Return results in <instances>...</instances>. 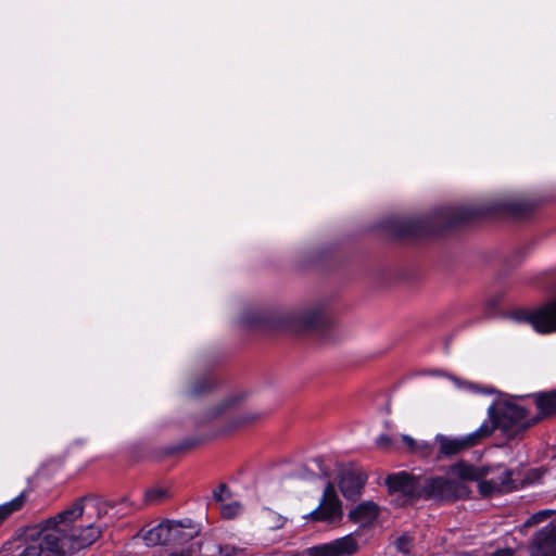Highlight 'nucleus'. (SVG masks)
I'll return each mask as SVG.
<instances>
[{"mask_svg": "<svg viewBox=\"0 0 556 556\" xmlns=\"http://www.w3.org/2000/svg\"><path fill=\"white\" fill-rule=\"evenodd\" d=\"M113 507L111 502H98L94 498H80L75 504L60 513L56 517L47 520L46 525L50 534L55 536L53 547L58 556H65L76 551L90 546L100 534L101 527L92 522L74 525L84 511L94 514L97 518L109 515Z\"/></svg>", "mask_w": 556, "mask_h": 556, "instance_id": "f257e3e1", "label": "nucleus"}, {"mask_svg": "<svg viewBox=\"0 0 556 556\" xmlns=\"http://www.w3.org/2000/svg\"><path fill=\"white\" fill-rule=\"evenodd\" d=\"M540 422L520 406L515 399H497L488 408V420L482 424L492 426V432L500 429L508 440L517 439L529 428Z\"/></svg>", "mask_w": 556, "mask_h": 556, "instance_id": "f03ea898", "label": "nucleus"}, {"mask_svg": "<svg viewBox=\"0 0 556 556\" xmlns=\"http://www.w3.org/2000/svg\"><path fill=\"white\" fill-rule=\"evenodd\" d=\"M453 472L463 480H471L478 482L479 492L483 496H492L495 494L510 492L515 489L511 479V471H502L500 482H491L488 477L491 473V467H476L465 463L457 464L452 468Z\"/></svg>", "mask_w": 556, "mask_h": 556, "instance_id": "7ed1b4c3", "label": "nucleus"}, {"mask_svg": "<svg viewBox=\"0 0 556 556\" xmlns=\"http://www.w3.org/2000/svg\"><path fill=\"white\" fill-rule=\"evenodd\" d=\"M421 478L407 471L393 472L387 476L386 484L391 494L403 497L402 504H414L421 496Z\"/></svg>", "mask_w": 556, "mask_h": 556, "instance_id": "20e7f679", "label": "nucleus"}, {"mask_svg": "<svg viewBox=\"0 0 556 556\" xmlns=\"http://www.w3.org/2000/svg\"><path fill=\"white\" fill-rule=\"evenodd\" d=\"M516 318L520 321L530 324L534 331L540 334L555 333L556 298L542 304L533 311L518 313Z\"/></svg>", "mask_w": 556, "mask_h": 556, "instance_id": "39448f33", "label": "nucleus"}, {"mask_svg": "<svg viewBox=\"0 0 556 556\" xmlns=\"http://www.w3.org/2000/svg\"><path fill=\"white\" fill-rule=\"evenodd\" d=\"M282 327L302 332L321 328L326 325L327 318L324 307L315 306L305 311L288 313L282 318Z\"/></svg>", "mask_w": 556, "mask_h": 556, "instance_id": "423d86ee", "label": "nucleus"}, {"mask_svg": "<svg viewBox=\"0 0 556 556\" xmlns=\"http://www.w3.org/2000/svg\"><path fill=\"white\" fill-rule=\"evenodd\" d=\"M492 434V426L481 424V426L471 433L458 438H448L443 434L435 437L440 445V452L444 455H454L463 450L477 445L481 440Z\"/></svg>", "mask_w": 556, "mask_h": 556, "instance_id": "0eeeda50", "label": "nucleus"}, {"mask_svg": "<svg viewBox=\"0 0 556 556\" xmlns=\"http://www.w3.org/2000/svg\"><path fill=\"white\" fill-rule=\"evenodd\" d=\"M420 500L453 501L460 496V483L444 477L421 478Z\"/></svg>", "mask_w": 556, "mask_h": 556, "instance_id": "6e6552de", "label": "nucleus"}, {"mask_svg": "<svg viewBox=\"0 0 556 556\" xmlns=\"http://www.w3.org/2000/svg\"><path fill=\"white\" fill-rule=\"evenodd\" d=\"M54 540L55 536L49 533L45 525L36 536L20 544L12 556H58Z\"/></svg>", "mask_w": 556, "mask_h": 556, "instance_id": "1a4fd4ad", "label": "nucleus"}, {"mask_svg": "<svg viewBox=\"0 0 556 556\" xmlns=\"http://www.w3.org/2000/svg\"><path fill=\"white\" fill-rule=\"evenodd\" d=\"M358 549V543L352 534L336 539L329 543L307 549V556H351Z\"/></svg>", "mask_w": 556, "mask_h": 556, "instance_id": "9d476101", "label": "nucleus"}, {"mask_svg": "<svg viewBox=\"0 0 556 556\" xmlns=\"http://www.w3.org/2000/svg\"><path fill=\"white\" fill-rule=\"evenodd\" d=\"M309 515L313 519L323 521H333L341 515L340 501L331 482L327 483L318 507Z\"/></svg>", "mask_w": 556, "mask_h": 556, "instance_id": "9b49d317", "label": "nucleus"}, {"mask_svg": "<svg viewBox=\"0 0 556 556\" xmlns=\"http://www.w3.org/2000/svg\"><path fill=\"white\" fill-rule=\"evenodd\" d=\"M531 556H556V523L539 530L532 539Z\"/></svg>", "mask_w": 556, "mask_h": 556, "instance_id": "f8f14e48", "label": "nucleus"}, {"mask_svg": "<svg viewBox=\"0 0 556 556\" xmlns=\"http://www.w3.org/2000/svg\"><path fill=\"white\" fill-rule=\"evenodd\" d=\"M367 481V475L363 469L349 467L341 471L339 486L344 497L356 498Z\"/></svg>", "mask_w": 556, "mask_h": 556, "instance_id": "ddd939ff", "label": "nucleus"}, {"mask_svg": "<svg viewBox=\"0 0 556 556\" xmlns=\"http://www.w3.org/2000/svg\"><path fill=\"white\" fill-rule=\"evenodd\" d=\"M488 210L482 207H457L444 208L440 212V222L444 226H454L456 224L469 220L470 218L479 215L486 214Z\"/></svg>", "mask_w": 556, "mask_h": 556, "instance_id": "4468645a", "label": "nucleus"}, {"mask_svg": "<svg viewBox=\"0 0 556 556\" xmlns=\"http://www.w3.org/2000/svg\"><path fill=\"white\" fill-rule=\"evenodd\" d=\"M141 536L147 546L169 544V521L161 522L147 531H142Z\"/></svg>", "mask_w": 556, "mask_h": 556, "instance_id": "2eb2a0df", "label": "nucleus"}, {"mask_svg": "<svg viewBox=\"0 0 556 556\" xmlns=\"http://www.w3.org/2000/svg\"><path fill=\"white\" fill-rule=\"evenodd\" d=\"M379 515V507L376 503L368 501L358 504L354 509H352L349 514L350 518L361 523L362 526H367L375 521Z\"/></svg>", "mask_w": 556, "mask_h": 556, "instance_id": "dca6fc26", "label": "nucleus"}, {"mask_svg": "<svg viewBox=\"0 0 556 556\" xmlns=\"http://www.w3.org/2000/svg\"><path fill=\"white\" fill-rule=\"evenodd\" d=\"M539 410L533 417H540V421L546 417L556 414V389L549 392H540L533 395Z\"/></svg>", "mask_w": 556, "mask_h": 556, "instance_id": "f3484780", "label": "nucleus"}, {"mask_svg": "<svg viewBox=\"0 0 556 556\" xmlns=\"http://www.w3.org/2000/svg\"><path fill=\"white\" fill-rule=\"evenodd\" d=\"M195 531L182 521H169L170 543L181 544L190 540Z\"/></svg>", "mask_w": 556, "mask_h": 556, "instance_id": "a211bd4d", "label": "nucleus"}, {"mask_svg": "<svg viewBox=\"0 0 556 556\" xmlns=\"http://www.w3.org/2000/svg\"><path fill=\"white\" fill-rule=\"evenodd\" d=\"M28 500V492L23 491L16 497L3 505H0V522L9 517L12 513L20 510Z\"/></svg>", "mask_w": 556, "mask_h": 556, "instance_id": "6ab92c4d", "label": "nucleus"}, {"mask_svg": "<svg viewBox=\"0 0 556 556\" xmlns=\"http://www.w3.org/2000/svg\"><path fill=\"white\" fill-rule=\"evenodd\" d=\"M448 378L455 384V387L459 390H463L466 392H471V393H483V394L494 393V390L491 388H480L479 386H477L470 381L463 380L455 376H448Z\"/></svg>", "mask_w": 556, "mask_h": 556, "instance_id": "aec40b11", "label": "nucleus"}, {"mask_svg": "<svg viewBox=\"0 0 556 556\" xmlns=\"http://www.w3.org/2000/svg\"><path fill=\"white\" fill-rule=\"evenodd\" d=\"M110 502L113 504V507L109 509V513L113 510L116 506H121V508H118L113 514V516L122 517L136 509H139V506L131 502L127 495L119 497L117 501L111 500Z\"/></svg>", "mask_w": 556, "mask_h": 556, "instance_id": "412c9836", "label": "nucleus"}, {"mask_svg": "<svg viewBox=\"0 0 556 556\" xmlns=\"http://www.w3.org/2000/svg\"><path fill=\"white\" fill-rule=\"evenodd\" d=\"M168 496L167 491L162 488L149 489L144 492V504L153 505L162 502Z\"/></svg>", "mask_w": 556, "mask_h": 556, "instance_id": "4be33fe9", "label": "nucleus"}, {"mask_svg": "<svg viewBox=\"0 0 556 556\" xmlns=\"http://www.w3.org/2000/svg\"><path fill=\"white\" fill-rule=\"evenodd\" d=\"M218 553L222 556H253L252 554L248 553L247 547H238L232 544L218 546Z\"/></svg>", "mask_w": 556, "mask_h": 556, "instance_id": "5701e85b", "label": "nucleus"}, {"mask_svg": "<svg viewBox=\"0 0 556 556\" xmlns=\"http://www.w3.org/2000/svg\"><path fill=\"white\" fill-rule=\"evenodd\" d=\"M242 511V506L239 502H232L222 506V515L227 519L235 518Z\"/></svg>", "mask_w": 556, "mask_h": 556, "instance_id": "b1692460", "label": "nucleus"}, {"mask_svg": "<svg viewBox=\"0 0 556 556\" xmlns=\"http://www.w3.org/2000/svg\"><path fill=\"white\" fill-rule=\"evenodd\" d=\"M261 320L260 314L254 312L244 313L241 316V324L244 326H253L258 324Z\"/></svg>", "mask_w": 556, "mask_h": 556, "instance_id": "393cba45", "label": "nucleus"}, {"mask_svg": "<svg viewBox=\"0 0 556 556\" xmlns=\"http://www.w3.org/2000/svg\"><path fill=\"white\" fill-rule=\"evenodd\" d=\"M376 445L380 448V450H390L393 445V440L391 437H389L388 434H380L377 439H376Z\"/></svg>", "mask_w": 556, "mask_h": 556, "instance_id": "a878e982", "label": "nucleus"}, {"mask_svg": "<svg viewBox=\"0 0 556 556\" xmlns=\"http://www.w3.org/2000/svg\"><path fill=\"white\" fill-rule=\"evenodd\" d=\"M396 547L400 552L408 554L410 552V539L407 535H402L396 540Z\"/></svg>", "mask_w": 556, "mask_h": 556, "instance_id": "bb28decb", "label": "nucleus"}, {"mask_svg": "<svg viewBox=\"0 0 556 556\" xmlns=\"http://www.w3.org/2000/svg\"><path fill=\"white\" fill-rule=\"evenodd\" d=\"M502 471H510L509 469L505 468L502 465H497L495 467H491V473L492 477H488V480L491 482H500L502 479Z\"/></svg>", "mask_w": 556, "mask_h": 556, "instance_id": "cd10ccee", "label": "nucleus"}, {"mask_svg": "<svg viewBox=\"0 0 556 556\" xmlns=\"http://www.w3.org/2000/svg\"><path fill=\"white\" fill-rule=\"evenodd\" d=\"M213 497L217 502H223L224 500L228 498L229 490L226 484H220L216 490H214Z\"/></svg>", "mask_w": 556, "mask_h": 556, "instance_id": "c85d7f7f", "label": "nucleus"}, {"mask_svg": "<svg viewBox=\"0 0 556 556\" xmlns=\"http://www.w3.org/2000/svg\"><path fill=\"white\" fill-rule=\"evenodd\" d=\"M212 387V382L208 378H205L203 381H202V384L201 387L199 386H194L191 390V393L193 395H200L204 392L205 389H210Z\"/></svg>", "mask_w": 556, "mask_h": 556, "instance_id": "c756f323", "label": "nucleus"}, {"mask_svg": "<svg viewBox=\"0 0 556 556\" xmlns=\"http://www.w3.org/2000/svg\"><path fill=\"white\" fill-rule=\"evenodd\" d=\"M258 416H260L258 414H252V413L244 414L242 417H240L237 420L236 426L252 422V421L256 420L258 418Z\"/></svg>", "mask_w": 556, "mask_h": 556, "instance_id": "7c9ffc66", "label": "nucleus"}, {"mask_svg": "<svg viewBox=\"0 0 556 556\" xmlns=\"http://www.w3.org/2000/svg\"><path fill=\"white\" fill-rule=\"evenodd\" d=\"M401 438H402V441H403V442H404V443H405V444H406V445H407L412 451H414V450L416 448V446H417L416 441H415L412 437H409V435H407V434H403Z\"/></svg>", "mask_w": 556, "mask_h": 556, "instance_id": "2f4dec72", "label": "nucleus"}, {"mask_svg": "<svg viewBox=\"0 0 556 556\" xmlns=\"http://www.w3.org/2000/svg\"><path fill=\"white\" fill-rule=\"evenodd\" d=\"M417 232H418V230L415 229L414 222H409L407 225V228L405 230L401 231L400 235H415Z\"/></svg>", "mask_w": 556, "mask_h": 556, "instance_id": "473e14b6", "label": "nucleus"}, {"mask_svg": "<svg viewBox=\"0 0 556 556\" xmlns=\"http://www.w3.org/2000/svg\"><path fill=\"white\" fill-rule=\"evenodd\" d=\"M493 556H514V552L511 549H501L495 552Z\"/></svg>", "mask_w": 556, "mask_h": 556, "instance_id": "72a5a7b5", "label": "nucleus"}, {"mask_svg": "<svg viewBox=\"0 0 556 556\" xmlns=\"http://www.w3.org/2000/svg\"><path fill=\"white\" fill-rule=\"evenodd\" d=\"M314 463L320 468V471H321L323 475H327V470L321 468V464H323V459L321 458L314 459Z\"/></svg>", "mask_w": 556, "mask_h": 556, "instance_id": "f704fd0d", "label": "nucleus"}, {"mask_svg": "<svg viewBox=\"0 0 556 556\" xmlns=\"http://www.w3.org/2000/svg\"><path fill=\"white\" fill-rule=\"evenodd\" d=\"M282 525H283L282 517L278 516L277 520L275 521L274 527L275 528H280V527H282Z\"/></svg>", "mask_w": 556, "mask_h": 556, "instance_id": "c9c22d12", "label": "nucleus"}, {"mask_svg": "<svg viewBox=\"0 0 556 556\" xmlns=\"http://www.w3.org/2000/svg\"><path fill=\"white\" fill-rule=\"evenodd\" d=\"M169 556H190L188 553L181 552V553H173Z\"/></svg>", "mask_w": 556, "mask_h": 556, "instance_id": "e433bc0d", "label": "nucleus"}]
</instances>
